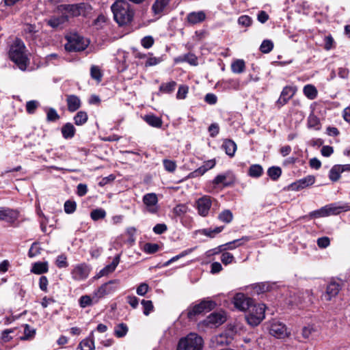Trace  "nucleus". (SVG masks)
<instances>
[{
    "mask_svg": "<svg viewBox=\"0 0 350 350\" xmlns=\"http://www.w3.org/2000/svg\"><path fill=\"white\" fill-rule=\"evenodd\" d=\"M116 22L120 26L130 23L133 18L134 12L126 0H116L111 6Z\"/></svg>",
    "mask_w": 350,
    "mask_h": 350,
    "instance_id": "f257e3e1",
    "label": "nucleus"
},
{
    "mask_svg": "<svg viewBox=\"0 0 350 350\" xmlns=\"http://www.w3.org/2000/svg\"><path fill=\"white\" fill-rule=\"evenodd\" d=\"M9 57L14 62L18 68L25 71L29 64L27 50L24 42L19 39H16L11 45L9 51Z\"/></svg>",
    "mask_w": 350,
    "mask_h": 350,
    "instance_id": "f03ea898",
    "label": "nucleus"
},
{
    "mask_svg": "<svg viewBox=\"0 0 350 350\" xmlns=\"http://www.w3.org/2000/svg\"><path fill=\"white\" fill-rule=\"evenodd\" d=\"M202 345V337L191 333L179 340L176 350H201Z\"/></svg>",
    "mask_w": 350,
    "mask_h": 350,
    "instance_id": "7ed1b4c3",
    "label": "nucleus"
},
{
    "mask_svg": "<svg viewBox=\"0 0 350 350\" xmlns=\"http://www.w3.org/2000/svg\"><path fill=\"white\" fill-rule=\"evenodd\" d=\"M266 306L264 304H254L248 310L245 319L248 324L254 327L260 323L265 318Z\"/></svg>",
    "mask_w": 350,
    "mask_h": 350,
    "instance_id": "20e7f679",
    "label": "nucleus"
},
{
    "mask_svg": "<svg viewBox=\"0 0 350 350\" xmlns=\"http://www.w3.org/2000/svg\"><path fill=\"white\" fill-rule=\"evenodd\" d=\"M89 44V42L79 35H73L68 38V42L65 44V49L68 52L81 51L85 50Z\"/></svg>",
    "mask_w": 350,
    "mask_h": 350,
    "instance_id": "39448f33",
    "label": "nucleus"
},
{
    "mask_svg": "<svg viewBox=\"0 0 350 350\" xmlns=\"http://www.w3.org/2000/svg\"><path fill=\"white\" fill-rule=\"evenodd\" d=\"M86 5L85 3L79 4H62L57 8L59 13H65L69 16H78L84 14L85 12Z\"/></svg>",
    "mask_w": 350,
    "mask_h": 350,
    "instance_id": "423d86ee",
    "label": "nucleus"
},
{
    "mask_svg": "<svg viewBox=\"0 0 350 350\" xmlns=\"http://www.w3.org/2000/svg\"><path fill=\"white\" fill-rule=\"evenodd\" d=\"M342 210H343V207L336 206L334 204H330L319 210L312 211L310 213V216L314 217H323L329 215H338Z\"/></svg>",
    "mask_w": 350,
    "mask_h": 350,
    "instance_id": "0eeeda50",
    "label": "nucleus"
},
{
    "mask_svg": "<svg viewBox=\"0 0 350 350\" xmlns=\"http://www.w3.org/2000/svg\"><path fill=\"white\" fill-rule=\"evenodd\" d=\"M215 303L211 300H203L198 304L195 305L192 308L188 311V317L191 319L196 314H201L204 311H209L213 310L215 306Z\"/></svg>",
    "mask_w": 350,
    "mask_h": 350,
    "instance_id": "6e6552de",
    "label": "nucleus"
},
{
    "mask_svg": "<svg viewBox=\"0 0 350 350\" xmlns=\"http://www.w3.org/2000/svg\"><path fill=\"white\" fill-rule=\"evenodd\" d=\"M269 333L278 338H284L288 336L286 325L280 321L273 319L270 322Z\"/></svg>",
    "mask_w": 350,
    "mask_h": 350,
    "instance_id": "1a4fd4ad",
    "label": "nucleus"
},
{
    "mask_svg": "<svg viewBox=\"0 0 350 350\" xmlns=\"http://www.w3.org/2000/svg\"><path fill=\"white\" fill-rule=\"evenodd\" d=\"M90 270V266L85 263L77 265L71 271L72 278L77 281L84 280L88 277Z\"/></svg>",
    "mask_w": 350,
    "mask_h": 350,
    "instance_id": "9d476101",
    "label": "nucleus"
},
{
    "mask_svg": "<svg viewBox=\"0 0 350 350\" xmlns=\"http://www.w3.org/2000/svg\"><path fill=\"white\" fill-rule=\"evenodd\" d=\"M212 206V198L208 196L200 198L196 201L198 214L202 217H206Z\"/></svg>",
    "mask_w": 350,
    "mask_h": 350,
    "instance_id": "9b49d317",
    "label": "nucleus"
},
{
    "mask_svg": "<svg viewBox=\"0 0 350 350\" xmlns=\"http://www.w3.org/2000/svg\"><path fill=\"white\" fill-rule=\"evenodd\" d=\"M234 306L240 310H250L253 306V300L243 293H237L234 297Z\"/></svg>",
    "mask_w": 350,
    "mask_h": 350,
    "instance_id": "f8f14e48",
    "label": "nucleus"
},
{
    "mask_svg": "<svg viewBox=\"0 0 350 350\" xmlns=\"http://www.w3.org/2000/svg\"><path fill=\"white\" fill-rule=\"evenodd\" d=\"M297 92V88L295 86H285L276 102V105L278 107H281L286 105L288 100L295 95Z\"/></svg>",
    "mask_w": 350,
    "mask_h": 350,
    "instance_id": "ddd939ff",
    "label": "nucleus"
},
{
    "mask_svg": "<svg viewBox=\"0 0 350 350\" xmlns=\"http://www.w3.org/2000/svg\"><path fill=\"white\" fill-rule=\"evenodd\" d=\"M143 202L146 206L147 211L150 213H156L158 210V198L155 193H150L144 196Z\"/></svg>",
    "mask_w": 350,
    "mask_h": 350,
    "instance_id": "4468645a",
    "label": "nucleus"
},
{
    "mask_svg": "<svg viewBox=\"0 0 350 350\" xmlns=\"http://www.w3.org/2000/svg\"><path fill=\"white\" fill-rule=\"evenodd\" d=\"M118 283V281L116 280H110L109 282L105 283L94 293L95 296L98 297V299H100L106 295L113 293L117 288V286H115V284Z\"/></svg>",
    "mask_w": 350,
    "mask_h": 350,
    "instance_id": "2eb2a0df",
    "label": "nucleus"
},
{
    "mask_svg": "<svg viewBox=\"0 0 350 350\" xmlns=\"http://www.w3.org/2000/svg\"><path fill=\"white\" fill-rule=\"evenodd\" d=\"M234 176L231 172H226L224 174H218L213 180V184L218 185L222 184L224 187H228L233 184Z\"/></svg>",
    "mask_w": 350,
    "mask_h": 350,
    "instance_id": "dca6fc26",
    "label": "nucleus"
},
{
    "mask_svg": "<svg viewBox=\"0 0 350 350\" xmlns=\"http://www.w3.org/2000/svg\"><path fill=\"white\" fill-rule=\"evenodd\" d=\"M340 290V284L335 281L328 284L325 293L322 296V299L325 301H330L336 297Z\"/></svg>",
    "mask_w": 350,
    "mask_h": 350,
    "instance_id": "f3484780",
    "label": "nucleus"
},
{
    "mask_svg": "<svg viewBox=\"0 0 350 350\" xmlns=\"http://www.w3.org/2000/svg\"><path fill=\"white\" fill-rule=\"evenodd\" d=\"M61 16H52L45 21L53 29H57L68 21V16L61 13Z\"/></svg>",
    "mask_w": 350,
    "mask_h": 350,
    "instance_id": "a211bd4d",
    "label": "nucleus"
},
{
    "mask_svg": "<svg viewBox=\"0 0 350 350\" xmlns=\"http://www.w3.org/2000/svg\"><path fill=\"white\" fill-rule=\"evenodd\" d=\"M120 256L118 254L116 256L112 262L106 265L103 269H102L96 275L97 278H100L103 276L107 275L109 273L113 272L117 267L118 265L120 262Z\"/></svg>",
    "mask_w": 350,
    "mask_h": 350,
    "instance_id": "6ab92c4d",
    "label": "nucleus"
},
{
    "mask_svg": "<svg viewBox=\"0 0 350 350\" xmlns=\"http://www.w3.org/2000/svg\"><path fill=\"white\" fill-rule=\"evenodd\" d=\"M226 321V317L218 312H213L209 314L206 320L205 323L209 326H217L222 324Z\"/></svg>",
    "mask_w": 350,
    "mask_h": 350,
    "instance_id": "aec40b11",
    "label": "nucleus"
},
{
    "mask_svg": "<svg viewBox=\"0 0 350 350\" xmlns=\"http://www.w3.org/2000/svg\"><path fill=\"white\" fill-rule=\"evenodd\" d=\"M248 241H250L249 237H243L241 239H236V240L229 242L225 245H220L218 247V251L215 252V253L216 254L219 252H221V251L225 250H233V249L236 248L237 247L243 245L244 243H245ZM215 250H217V248H216Z\"/></svg>",
    "mask_w": 350,
    "mask_h": 350,
    "instance_id": "412c9836",
    "label": "nucleus"
},
{
    "mask_svg": "<svg viewBox=\"0 0 350 350\" xmlns=\"http://www.w3.org/2000/svg\"><path fill=\"white\" fill-rule=\"evenodd\" d=\"M170 0H155L153 3L151 10L155 16H160L167 7Z\"/></svg>",
    "mask_w": 350,
    "mask_h": 350,
    "instance_id": "4be33fe9",
    "label": "nucleus"
},
{
    "mask_svg": "<svg viewBox=\"0 0 350 350\" xmlns=\"http://www.w3.org/2000/svg\"><path fill=\"white\" fill-rule=\"evenodd\" d=\"M66 103L68 110L70 112L76 111L80 108L81 105L80 98L74 94L67 95Z\"/></svg>",
    "mask_w": 350,
    "mask_h": 350,
    "instance_id": "5701e85b",
    "label": "nucleus"
},
{
    "mask_svg": "<svg viewBox=\"0 0 350 350\" xmlns=\"http://www.w3.org/2000/svg\"><path fill=\"white\" fill-rule=\"evenodd\" d=\"M17 218V213L8 208L0 207V220L12 221Z\"/></svg>",
    "mask_w": 350,
    "mask_h": 350,
    "instance_id": "b1692460",
    "label": "nucleus"
},
{
    "mask_svg": "<svg viewBox=\"0 0 350 350\" xmlns=\"http://www.w3.org/2000/svg\"><path fill=\"white\" fill-rule=\"evenodd\" d=\"M206 18V14L203 11L192 12L189 13L187 19L188 23L192 25H195L204 21Z\"/></svg>",
    "mask_w": 350,
    "mask_h": 350,
    "instance_id": "393cba45",
    "label": "nucleus"
},
{
    "mask_svg": "<svg viewBox=\"0 0 350 350\" xmlns=\"http://www.w3.org/2000/svg\"><path fill=\"white\" fill-rule=\"evenodd\" d=\"M222 148L229 157H232L237 150V144L232 139H225L222 144Z\"/></svg>",
    "mask_w": 350,
    "mask_h": 350,
    "instance_id": "a878e982",
    "label": "nucleus"
},
{
    "mask_svg": "<svg viewBox=\"0 0 350 350\" xmlns=\"http://www.w3.org/2000/svg\"><path fill=\"white\" fill-rule=\"evenodd\" d=\"M314 181L315 178L313 176H308L295 183L293 186L295 187L297 189H304L309 185L314 184Z\"/></svg>",
    "mask_w": 350,
    "mask_h": 350,
    "instance_id": "bb28decb",
    "label": "nucleus"
},
{
    "mask_svg": "<svg viewBox=\"0 0 350 350\" xmlns=\"http://www.w3.org/2000/svg\"><path fill=\"white\" fill-rule=\"evenodd\" d=\"M49 266L47 262H37L33 264L31 272L35 274H42L48 272Z\"/></svg>",
    "mask_w": 350,
    "mask_h": 350,
    "instance_id": "cd10ccee",
    "label": "nucleus"
},
{
    "mask_svg": "<svg viewBox=\"0 0 350 350\" xmlns=\"http://www.w3.org/2000/svg\"><path fill=\"white\" fill-rule=\"evenodd\" d=\"M76 129L72 124L68 122L62 127V134L65 139H71L75 136Z\"/></svg>",
    "mask_w": 350,
    "mask_h": 350,
    "instance_id": "c85d7f7f",
    "label": "nucleus"
},
{
    "mask_svg": "<svg viewBox=\"0 0 350 350\" xmlns=\"http://www.w3.org/2000/svg\"><path fill=\"white\" fill-rule=\"evenodd\" d=\"M94 348L93 332H92L91 336L89 338L81 340L78 346V349L80 350H94Z\"/></svg>",
    "mask_w": 350,
    "mask_h": 350,
    "instance_id": "c756f323",
    "label": "nucleus"
},
{
    "mask_svg": "<svg viewBox=\"0 0 350 350\" xmlns=\"http://www.w3.org/2000/svg\"><path fill=\"white\" fill-rule=\"evenodd\" d=\"M144 120L147 122L150 126L160 128L162 125V120L160 118L153 115L148 114L146 115L144 117Z\"/></svg>",
    "mask_w": 350,
    "mask_h": 350,
    "instance_id": "7c9ffc66",
    "label": "nucleus"
},
{
    "mask_svg": "<svg viewBox=\"0 0 350 350\" xmlns=\"http://www.w3.org/2000/svg\"><path fill=\"white\" fill-rule=\"evenodd\" d=\"M273 284L269 282H260L253 285L254 291L257 294H261L272 289Z\"/></svg>",
    "mask_w": 350,
    "mask_h": 350,
    "instance_id": "2f4dec72",
    "label": "nucleus"
},
{
    "mask_svg": "<svg viewBox=\"0 0 350 350\" xmlns=\"http://www.w3.org/2000/svg\"><path fill=\"white\" fill-rule=\"evenodd\" d=\"M99 299L95 295L92 298L89 295H83L79 299V305L81 308H85L93 304L97 303Z\"/></svg>",
    "mask_w": 350,
    "mask_h": 350,
    "instance_id": "473e14b6",
    "label": "nucleus"
},
{
    "mask_svg": "<svg viewBox=\"0 0 350 350\" xmlns=\"http://www.w3.org/2000/svg\"><path fill=\"white\" fill-rule=\"evenodd\" d=\"M303 92L304 95L309 99L313 100L317 98L318 92L313 85H306L304 87Z\"/></svg>",
    "mask_w": 350,
    "mask_h": 350,
    "instance_id": "72a5a7b5",
    "label": "nucleus"
},
{
    "mask_svg": "<svg viewBox=\"0 0 350 350\" xmlns=\"http://www.w3.org/2000/svg\"><path fill=\"white\" fill-rule=\"evenodd\" d=\"M263 173V169L259 164L252 165L248 170V175L252 178H259Z\"/></svg>",
    "mask_w": 350,
    "mask_h": 350,
    "instance_id": "f704fd0d",
    "label": "nucleus"
},
{
    "mask_svg": "<svg viewBox=\"0 0 350 350\" xmlns=\"http://www.w3.org/2000/svg\"><path fill=\"white\" fill-rule=\"evenodd\" d=\"M128 331L127 325L124 323H121L114 327V335L117 338H122L126 335Z\"/></svg>",
    "mask_w": 350,
    "mask_h": 350,
    "instance_id": "c9c22d12",
    "label": "nucleus"
},
{
    "mask_svg": "<svg viewBox=\"0 0 350 350\" xmlns=\"http://www.w3.org/2000/svg\"><path fill=\"white\" fill-rule=\"evenodd\" d=\"M224 226L216 227L213 229L211 228H204L200 230V234L206 237L213 238L217 234L220 233L223 230Z\"/></svg>",
    "mask_w": 350,
    "mask_h": 350,
    "instance_id": "e433bc0d",
    "label": "nucleus"
},
{
    "mask_svg": "<svg viewBox=\"0 0 350 350\" xmlns=\"http://www.w3.org/2000/svg\"><path fill=\"white\" fill-rule=\"evenodd\" d=\"M245 62L243 59H237L231 64V69L234 73L240 74L245 70Z\"/></svg>",
    "mask_w": 350,
    "mask_h": 350,
    "instance_id": "4c0bfd02",
    "label": "nucleus"
},
{
    "mask_svg": "<svg viewBox=\"0 0 350 350\" xmlns=\"http://www.w3.org/2000/svg\"><path fill=\"white\" fill-rule=\"evenodd\" d=\"M341 173L342 171L340 165H335L329 171V178L333 182H336L340 178Z\"/></svg>",
    "mask_w": 350,
    "mask_h": 350,
    "instance_id": "58836bf2",
    "label": "nucleus"
},
{
    "mask_svg": "<svg viewBox=\"0 0 350 350\" xmlns=\"http://www.w3.org/2000/svg\"><path fill=\"white\" fill-rule=\"evenodd\" d=\"M88 119V114L85 111H80L74 117V121L75 124L81 126L84 124Z\"/></svg>",
    "mask_w": 350,
    "mask_h": 350,
    "instance_id": "ea45409f",
    "label": "nucleus"
},
{
    "mask_svg": "<svg viewBox=\"0 0 350 350\" xmlns=\"http://www.w3.org/2000/svg\"><path fill=\"white\" fill-rule=\"evenodd\" d=\"M176 85V83L174 81L162 83L159 87V90L165 94H170L174 92Z\"/></svg>",
    "mask_w": 350,
    "mask_h": 350,
    "instance_id": "a19ab883",
    "label": "nucleus"
},
{
    "mask_svg": "<svg viewBox=\"0 0 350 350\" xmlns=\"http://www.w3.org/2000/svg\"><path fill=\"white\" fill-rule=\"evenodd\" d=\"M268 176L273 180H276L282 174V170L279 167H271L267 170Z\"/></svg>",
    "mask_w": 350,
    "mask_h": 350,
    "instance_id": "79ce46f5",
    "label": "nucleus"
},
{
    "mask_svg": "<svg viewBox=\"0 0 350 350\" xmlns=\"http://www.w3.org/2000/svg\"><path fill=\"white\" fill-rule=\"evenodd\" d=\"M218 219L222 222L228 224L232 221L233 215L230 210H224L219 214Z\"/></svg>",
    "mask_w": 350,
    "mask_h": 350,
    "instance_id": "37998d69",
    "label": "nucleus"
},
{
    "mask_svg": "<svg viewBox=\"0 0 350 350\" xmlns=\"http://www.w3.org/2000/svg\"><path fill=\"white\" fill-rule=\"evenodd\" d=\"M196 247H192V248H189V249H187V250H185L184 251H183L182 252H180L179 254L172 257L171 259H170L168 261H167L166 262H165L164 265L165 266H168L170 265L171 263L176 261L177 260L191 254L194 250H195Z\"/></svg>",
    "mask_w": 350,
    "mask_h": 350,
    "instance_id": "c03bdc74",
    "label": "nucleus"
},
{
    "mask_svg": "<svg viewBox=\"0 0 350 350\" xmlns=\"http://www.w3.org/2000/svg\"><path fill=\"white\" fill-rule=\"evenodd\" d=\"M320 121L319 119L313 113L310 114L308 118V126L309 128H312L316 130L320 129Z\"/></svg>",
    "mask_w": 350,
    "mask_h": 350,
    "instance_id": "a18cd8bd",
    "label": "nucleus"
},
{
    "mask_svg": "<svg viewBox=\"0 0 350 350\" xmlns=\"http://www.w3.org/2000/svg\"><path fill=\"white\" fill-rule=\"evenodd\" d=\"M90 75L92 79H95L98 82H100L102 80L103 75L98 66L93 65L91 66Z\"/></svg>",
    "mask_w": 350,
    "mask_h": 350,
    "instance_id": "49530a36",
    "label": "nucleus"
},
{
    "mask_svg": "<svg viewBox=\"0 0 350 350\" xmlns=\"http://www.w3.org/2000/svg\"><path fill=\"white\" fill-rule=\"evenodd\" d=\"M105 216L106 212L102 208L94 209L90 213V217L94 221L103 219L105 217Z\"/></svg>",
    "mask_w": 350,
    "mask_h": 350,
    "instance_id": "de8ad7c7",
    "label": "nucleus"
},
{
    "mask_svg": "<svg viewBox=\"0 0 350 350\" xmlns=\"http://www.w3.org/2000/svg\"><path fill=\"white\" fill-rule=\"evenodd\" d=\"M141 303L143 306V312L144 315L148 316L154 309L152 301L143 299Z\"/></svg>",
    "mask_w": 350,
    "mask_h": 350,
    "instance_id": "09e8293b",
    "label": "nucleus"
},
{
    "mask_svg": "<svg viewBox=\"0 0 350 350\" xmlns=\"http://www.w3.org/2000/svg\"><path fill=\"white\" fill-rule=\"evenodd\" d=\"M273 42L269 40H265L262 41L260 46V50L263 53H268L273 49Z\"/></svg>",
    "mask_w": 350,
    "mask_h": 350,
    "instance_id": "8fccbe9b",
    "label": "nucleus"
},
{
    "mask_svg": "<svg viewBox=\"0 0 350 350\" xmlns=\"http://www.w3.org/2000/svg\"><path fill=\"white\" fill-rule=\"evenodd\" d=\"M59 119V116L57 111L53 108H49L46 111V120L48 122H55Z\"/></svg>",
    "mask_w": 350,
    "mask_h": 350,
    "instance_id": "3c124183",
    "label": "nucleus"
},
{
    "mask_svg": "<svg viewBox=\"0 0 350 350\" xmlns=\"http://www.w3.org/2000/svg\"><path fill=\"white\" fill-rule=\"evenodd\" d=\"M238 23L243 27H248L252 25V19L247 15H242L239 17Z\"/></svg>",
    "mask_w": 350,
    "mask_h": 350,
    "instance_id": "603ef678",
    "label": "nucleus"
},
{
    "mask_svg": "<svg viewBox=\"0 0 350 350\" xmlns=\"http://www.w3.org/2000/svg\"><path fill=\"white\" fill-rule=\"evenodd\" d=\"M163 163L165 170L169 172H174L176 168V163L174 161L164 159Z\"/></svg>",
    "mask_w": 350,
    "mask_h": 350,
    "instance_id": "864d4df0",
    "label": "nucleus"
},
{
    "mask_svg": "<svg viewBox=\"0 0 350 350\" xmlns=\"http://www.w3.org/2000/svg\"><path fill=\"white\" fill-rule=\"evenodd\" d=\"M77 204L74 201L67 200L64 203V211L67 214L73 213L76 210Z\"/></svg>",
    "mask_w": 350,
    "mask_h": 350,
    "instance_id": "5fc2aeb1",
    "label": "nucleus"
},
{
    "mask_svg": "<svg viewBox=\"0 0 350 350\" xmlns=\"http://www.w3.org/2000/svg\"><path fill=\"white\" fill-rule=\"evenodd\" d=\"M41 248L38 243H33L28 252V256L30 258H33L40 253Z\"/></svg>",
    "mask_w": 350,
    "mask_h": 350,
    "instance_id": "6e6d98bb",
    "label": "nucleus"
},
{
    "mask_svg": "<svg viewBox=\"0 0 350 350\" xmlns=\"http://www.w3.org/2000/svg\"><path fill=\"white\" fill-rule=\"evenodd\" d=\"M39 103L37 100H30L26 103V110L29 114L34 113L36 109L38 108Z\"/></svg>",
    "mask_w": 350,
    "mask_h": 350,
    "instance_id": "4d7b16f0",
    "label": "nucleus"
},
{
    "mask_svg": "<svg viewBox=\"0 0 350 350\" xmlns=\"http://www.w3.org/2000/svg\"><path fill=\"white\" fill-rule=\"evenodd\" d=\"M159 249V246L157 243H148L144 245V252L148 254H154L157 252Z\"/></svg>",
    "mask_w": 350,
    "mask_h": 350,
    "instance_id": "13d9d810",
    "label": "nucleus"
},
{
    "mask_svg": "<svg viewBox=\"0 0 350 350\" xmlns=\"http://www.w3.org/2000/svg\"><path fill=\"white\" fill-rule=\"evenodd\" d=\"M212 341L220 345H228L229 343L228 338L223 334L213 337Z\"/></svg>",
    "mask_w": 350,
    "mask_h": 350,
    "instance_id": "bf43d9fd",
    "label": "nucleus"
},
{
    "mask_svg": "<svg viewBox=\"0 0 350 350\" xmlns=\"http://www.w3.org/2000/svg\"><path fill=\"white\" fill-rule=\"evenodd\" d=\"M181 61H185L190 64L191 65L196 66L198 64V59L195 55L191 53L186 54L181 59Z\"/></svg>",
    "mask_w": 350,
    "mask_h": 350,
    "instance_id": "052dcab7",
    "label": "nucleus"
},
{
    "mask_svg": "<svg viewBox=\"0 0 350 350\" xmlns=\"http://www.w3.org/2000/svg\"><path fill=\"white\" fill-rule=\"evenodd\" d=\"M317 243L319 247L325 249L330 245V239L327 237H322L317 239Z\"/></svg>",
    "mask_w": 350,
    "mask_h": 350,
    "instance_id": "680f3d73",
    "label": "nucleus"
},
{
    "mask_svg": "<svg viewBox=\"0 0 350 350\" xmlns=\"http://www.w3.org/2000/svg\"><path fill=\"white\" fill-rule=\"evenodd\" d=\"M154 42V40L150 36H145L141 40V44L145 49H150L153 45Z\"/></svg>",
    "mask_w": 350,
    "mask_h": 350,
    "instance_id": "e2e57ef3",
    "label": "nucleus"
},
{
    "mask_svg": "<svg viewBox=\"0 0 350 350\" xmlns=\"http://www.w3.org/2000/svg\"><path fill=\"white\" fill-rule=\"evenodd\" d=\"M234 258L233 255L229 252H224L221 256V260L226 265L232 263Z\"/></svg>",
    "mask_w": 350,
    "mask_h": 350,
    "instance_id": "0e129e2a",
    "label": "nucleus"
},
{
    "mask_svg": "<svg viewBox=\"0 0 350 350\" xmlns=\"http://www.w3.org/2000/svg\"><path fill=\"white\" fill-rule=\"evenodd\" d=\"M56 265L59 268H65L68 266L66 256L64 255L58 256L56 260Z\"/></svg>",
    "mask_w": 350,
    "mask_h": 350,
    "instance_id": "69168bd1",
    "label": "nucleus"
},
{
    "mask_svg": "<svg viewBox=\"0 0 350 350\" xmlns=\"http://www.w3.org/2000/svg\"><path fill=\"white\" fill-rule=\"evenodd\" d=\"M188 93V87L185 85H180L178 88V90L176 94L178 99H184L186 98Z\"/></svg>",
    "mask_w": 350,
    "mask_h": 350,
    "instance_id": "338daca9",
    "label": "nucleus"
},
{
    "mask_svg": "<svg viewBox=\"0 0 350 350\" xmlns=\"http://www.w3.org/2000/svg\"><path fill=\"white\" fill-rule=\"evenodd\" d=\"M149 286L146 283L140 284L136 290L137 294L140 296H144L148 291Z\"/></svg>",
    "mask_w": 350,
    "mask_h": 350,
    "instance_id": "774afa93",
    "label": "nucleus"
}]
</instances>
